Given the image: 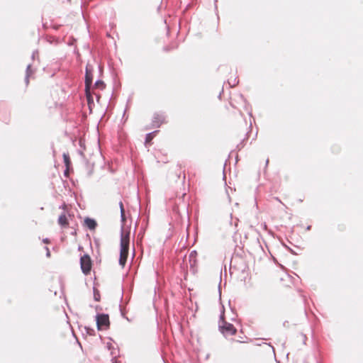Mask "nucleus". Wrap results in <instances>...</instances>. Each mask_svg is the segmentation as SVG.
I'll list each match as a JSON object with an SVG mask.
<instances>
[{"label":"nucleus","instance_id":"f257e3e1","mask_svg":"<svg viewBox=\"0 0 363 363\" xmlns=\"http://www.w3.org/2000/svg\"><path fill=\"white\" fill-rule=\"evenodd\" d=\"M129 244H130V230H126L124 228L121 229V249H120V258H119V264L121 266L124 267L129 250Z\"/></svg>","mask_w":363,"mask_h":363},{"label":"nucleus","instance_id":"f03ea898","mask_svg":"<svg viewBox=\"0 0 363 363\" xmlns=\"http://www.w3.org/2000/svg\"><path fill=\"white\" fill-rule=\"evenodd\" d=\"M219 328L220 332L225 336L235 335L236 329L233 324L225 322L223 320V315H220V321L219 323Z\"/></svg>","mask_w":363,"mask_h":363},{"label":"nucleus","instance_id":"7ed1b4c3","mask_svg":"<svg viewBox=\"0 0 363 363\" xmlns=\"http://www.w3.org/2000/svg\"><path fill=\"white\" fill-rule=\"evenodd\" d=\"M91 82H92V74H91V69L89 67V65H87L86 67L85 91H86V95L89 102L91 100V93L90 91V87L91 85Z\"/></svg>","mask_w":363,"mask_h":363},{"label":"nucleus","instance_id":"20e7f679","mask_svg":"<svg viewBox=\"0 0 363 363\" xmlns=\"http://www.w3.org/2000/svg\"><path fill=\"white\" fill-rule=\"evenodd\" d=\"M82 271L84 274H88L91 269V261L88 255H84L80 259Z\"/></svg>","mask_w":363,"mask_h":363},{"label":"nucleus","instance_id":"39448f33","mask_svg":"<svg viewBox=\"0 0 363 363\" xmlns=\"http://www.w3.org/2000/svg\"><path fill=\"white\" fill-rule=\"evenodd\" d=\"M96 324L99 330L106 329L109 325L108 315L106 314L97 315Z\"/></svg>","mask_w":363,"mask_h":363},{"label":"nucleus","instance_id":"423d86ee","mask_svg":"<svg viewBox=\"0 0 363 363\" xmlns=\"http://www.w3.org/2000/svg\"><path fill=\"white\" fill-rule=\"evenodd\" d=\"M58 223L62 227H65L68 225L67 218L65 214H62L58 218Z\"/></svg>","mask_w":363,"mask_h":363},{"label":"nucleus","instance_id":"0eeeda50","mask_svg":"<svg viewBox=\"0 0 363 363\" xmlns=\"http://www.w3.org/2000/svg\"><path fill=\"white\" fill-rule=\"evenodd\" d=\"M85 224L86 225V226L92 230V229H94L96 226V223L94 220L93 219H91V218H86L85 220Z\"/></svg>","mask_w":363,"mask_h":363},{"label":"nucleus","instance_id":"6e6552de","mask_svg":"<svg viewBox=\"0 0 363 363\" xmlns=\"http://www.w3.org/2000/svg\"><path fill=\"white\" fill-rule=\"evenodd\" d=\"M94 87L95 88H98L101 90L104 89V87H105V84L104 83V82L101 81V80H98L95 82L94 84Z\"/></svg>","mask_w":363,"mask_h":363},{"label":"nucleus","instance_id":"1a4fd4ad","mask_svg":"<svg viewBox=\"0 0 363 363\" xmlns=\"http://www.w3.org/2000/svg\"><path fill=\"white\" fill-rule=\"evenodd\" d=\"M119 206H120V209H121V218H122V220H125V211H124L123 205L122 201H120Z\"/></svg>","mask_w":363,"mask_h":363},{"label":"nucleus","instance_id":"9d476101","mask_svg":"<svg viewBox=\"0 0 363 363\" xmlns=\"http://www.w3.org/2000/svg\"><path fill=\"white\" fill-rule=\"evenodd\" d=\"M31 73L30 70V65H28L26 69V82L28 84V77Z\"/></svg>","mask_w":363,"mask_h":363},{"label":"nucleus","instance_id":"9b49d317","mask_svg":"<svg viewBox=\"0 0 363 363\" xmlns=\"http://www.w3.org/2000/svg\"><path fill=\"white\" fill-rule=\"evenodd\" d=\"M155 133V132L150 133L146 135V139H145L146 143H149L153 138Z\"/></svg>","mask_w":363,"mask_h":363},{"label":"nucleus","instance_id":"f8f14e48","mask_svg":"<svg viewBox=\"0 0 363 363\" xmlns=\"http://www.w3.org/2000/svg\"><path fill=\"white\" fill-rule=\"evenodd\" d=\"M63 158H64V162L66 164V165H69V157L66 154H64L63 155Z\"/></svg>","mask_w":363,"mask_h":363},{"label":"nucleus","instance_id":"ddd939ff","mask_svg":"<svg viewBox=\"0 0 363 363\" xmlns=\"http://www.w3.org/2000/svg\"><path fill=\"white\" fill-rule=\"evenodd\" d=\"M46 250H47V256L50 257V252L49 251V249L48 247H46Z\"/></svg>","mask_w":363,"mask_h":363},{"label":"nucleus","instance_id":"4468645a","mask_svg":"<svg viewBox=\"0 0 363 363\" xmlns=\"http://www.w3.org/2000/svg\"><path fill=\"white\" fill-rule=\"evenodd\" d=\"M94 298H95V300H96V301H99V298H98V296H97V295H96V294H95V295H94Z\"/></svg>","mask_w":363,"mask_h":363},{"label":"nucleus","instance_id":"2eb2a0df","mask_svg":"<svg viewBox=\"0 0 363 363\" xmlns=\"http://www.w3.org/2000/svg\"><path fill=\"white\" fill-rule=\"evenodd\" d=\"M43 242H45V243H48V240L46 238V239H45V240H43Z\"/></svg>","mask_w":363,"mask_h":363},{"label":"nucleus","instance_id":"dca6fc26","mask_svg":"<svg viewBox=\"0 0 363 363\" xmlns=\"http://www.w3.org/2000/svg\"><path fill=\"white\" fill-rule=\"evenodd\" d=\"M94 94L96 96V97H97L98 99L99 98V95H98L97 94H96V93H94Z\"/></svg>","mask_w":363,"mask_h":363},{"label":"nucleus","instance_id":"f3484780","mask_svg":"<svg viewBox=\"0 0 363 363\" xmlns=\"http://www.w3.org/2000/svg\"><path fill=\"white\" fill-rule=\"evenodd\" d=\"M35 52H34L33 53V57H35Z\"/></svg>","mask_w":363,"mask_h":363}]
</instances>
